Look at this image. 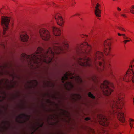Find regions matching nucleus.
Instances as JSON below:
<instances>
[{
    "label": "nucleus",
    "instance_id": "nucleus-1",
    "mask_svg": "<svg viewBox=\"0 0 134 134\" xmlns=\"http://www.w3.org/2000/svg\"><path fill=\"white\" fill-rule=\"evenodd\" d=\"M68 43L65 40L59 38L53 41L52 47H49L46 52L42 48L39 47L33 54L29 56L23 53L21 56L29 64L31 65L36 64L39 66L43 62L49 63L55 60L56 63V59L55 58V54L66 53L68 51Z\"/></svg>",
    "mask_w": 134,
    "mask_h": 134
},
{
    "label": "nucleus",
    "instance_id": "nucleus-2",
    "mask_svg": "<svg viewBox=\"0 0 134 134\" xmlns=\"http://www.w3.org/2000/svg\"><path fill=\"white\" fill-rule=\"evenodd\" d=\"M91 49V46L86 42L77 46L75 48L76 53L81 57L77 59V61L82 66L90 67L99 72H102L104 68V55L102 52L96 51L92 59L88 57L87 56L89 54Z\"/></svg>",
    "mask_w": 134,
    "mask_h": 134
},
{
    "label": "nucleus",
    "instance_id": "nucleus-3",
    "mask_svg": "<svg viewBox=\"0 0 134 134\" xmlns=\"http://www.w3.org/2000/svg\"><path fill=\"white\" fill-rule=\"evenodd\" d=\"M116 96V99H113L110 102L112 109V114L113 116L116 115L118 120L124 123L125 118L122 109L124 105L123 99L124 97V94L122 92H119L117 93Z\"/></svg>",
    "mask_w": 134,
    "mask_h": 134
},
{
    "label": "nucleus",
    "instance_id": "nucleus-4",
    "mask_svg": "<svg viewBox=\"0 0 134 134\" xmlns=\"http://www.w3.org/2000/svg\"><path fill=\"white\" fill-rule=\"evenodd\" d=\"M123 80L126 82L132 81L134 83V59L131 61L129 69L124 76Z\"/></svg>",
    "mask_w": 134,
    "mask_h": 134
},
{
    "label": "nucleus",
    "instance_id": "nucleus-5",
    "mask_svg": "<svg viewBox=\"0 0 134 134\" xmlns=\"http://www.w3.org/2000/svg\"><path fill=\"white\" fill-rule=\"evenodd\" d=\"M100 87L104 94L106 95H110L113 91V85L107 80L104 81L103 83L101 84Z\"/></svg>",
    "mask_w": 134,
    "mask_h": 134
},
{
    "label": "nucleus",
    "instance_id": "nucleus-6",
    "mask_svg": "<svg viewBox=\"0 0 134 134\" xmlns=\"http://www.w3.org/2000/svg\"><path fill=\"white\" fill-rule=\"evenodd\" d=\"M74 73H72L70 72H67L62 78V82L64 83L65 80L67 79L68 76H71V79H74L78 83H81L82 82L81 78L79 76L76 75L73 76Z\"/></svg>",
    "mask_w": 134,
    "mask_h": 134
},
{
    "label": "nucleus",
    "instance_id": "nucleus-7",
    "mask_svg": "<svg viewBox=\"0 0 134 134\" xmlns=\"http://www.w3.org/2000/svg\"><path fill=\"white\" fill-rule=\"evenodd\" d=\"M10 18L9 17L2 16L1 18V24L3 28V34H5L8 28V25L10 21Z\"/></svg>",
    "mask_w": 134,
    "mask_h": 134
},
{
    "label": "nucleus",
    "instance_id": "nucleus-8",
    "mask_svg": "<svg viewBox=\"0 0 134 134\" xmlns=\"http://www.w3.org/2000/svg\"><path fill=\"white\" fill-rule=\"evenodd\" d=\"M104 52L106 55L109 54L111 48V41L110 39L105 40L104 42Z\"/></svg>",
    "mask_w": 134,
    "mask_h": 134
},
{
    "label": "nucleus",
    "instance_id": "nucleus-9",
    "mask_svg": "<svg viewBox=\"0 0 134 134\" xmlns=\"http://www.w3.org/2000/svg\"><path fill=\"white\" fill-rule=\"evenodd\" d=\"M39 34L41 38L45 40H48L51 37L49 32L46 29H40L39 31Z\"/></svg>",
    "mask_w": 134,
    "mask_h": 134
},
{
    "label": "nucleus",
    "instance_id": "nucleus-10",
    "mask_svg": "<svg viewBox=\"0 0 134 134\" xmlns=\"http://www.w3.org/2000/svg\"><path fill=\"white\" fill-rule=\"evenodd\" d=\"M97 118L99 119V123L101 125L106 126L108 125L109 121L105 116L99 114L97 115Z\"/></svg>",
    "mask_w": 134,
    "mask_h": 134
},
{
    "label": "nucleus",
    "instance_id": "nucleus-11",
    "mask_svg": "<svg viewBox=\"0 0 134 134\" xmlns=\"http://www.w3.org/2000/svg\"><path fill=\"white\" fill-rule=\"evenodd\" d=\"M101 5L98 3H97L95 6L94 10V14L98 18L100 17L101 16Z\"/></svg>",
    "mask_w": 134,
    "mask_h": 134
},
{
    "label": "nucleus",
    "instance_id": "nucleus-12",
    "mask_svg": "<svg viewBox=\"0 0 134 134\" xmlns=\"http://www.w3.org/2000/svg\"><path fill=\"white\" fill-rule=\"evenodd\" d=\"M55 18L57 24L60 26H62L64 23V21L60 15L59 13H56L55 14Z\"/></svg>",
    "mask_w": 134,
    "mask_h": 134
},
{
    "label": "nucleus",
    "instance_id": "nucleus-13",
    "mask_svg": "<svg viewBox=\"0 0 134 134\" xmlns=\"http://www.w3.org/2000/svg\"><path fill=\"white\" fill-rule=\"evenodd\" d=\"M23 117H25V119L27 120H29V118L30 117V116L24 113L21 114L19 115L16 118V121L19 123H22L23 122H21L19 120H18V119L22 118Z\"/></svg>",
    "mask_w": 134,
    "mask_h": 134
},
{
    "label": "nucleus",
    "instance_id": "nucleus-14",
    "mask_svg": "<svg viewBox=\"0 0 134 134\" xmlns=\"http://www.w3.org/2000/svg\"><path fill=\"white\" fill-rule=\"evenodd\" d=\"M53 31L54 34L55 36H60L61 34V30L55 27H53Z\"/></svg>",
    "mask_w": 134,
    "mask_h": 134
},
{
    "label": "nucleus",
    "instance_id": "nucleus-15",
    "mask_svg": "<svg viewBox=\"0 0 134 134\" xmlns=\"http://www.w3.org/2000/svg\"><path fill=\"white\" fill-rule=\"evenodd\" d=\"M64 86L65 88L67 89H70L74 87V85L71 82H68L64 84Z\"/></svg>",
    "mask_w": 134,
    "mask_h": 134
},
{
    "label": "nucleus",
    "instance_id": "nucleus-16",
    "mask_svg": "<svg viewBox=\"0 0 134 134\" xmlns=\"http://www.w3.org/2000/svg\"><path fill=\"white\" fill-rule=\"evenodd\" d=\"M21 40L24 42L27 41L29 38L28 35L26 33L22 34L20 35Z\"/></svg>",
    "mask_w": 134,
    "mask_h": 134
},
{
    "label": "nucleus",
    "instance_id": "nucleus-17",
    "mask_svg": "<svg viewBox=\"0 0 134 134\" xmlns=\"http://www.w3.org/2000/svg\"><path fill=\"white\" fill-rule=\"evenodd\" d=\"M128 121L131 128L132 129L133 127V126L134 124V119L132 118H130L129 119Z\"/></svg>",
    "mask_w": 134,
    "mask_h": 134
},
{
    "label": "nucleus",
    "instance_id": "nucleus-18",
    "mask_svg": "<svg viewBox=\"0 0 134 134\" xmlns=\"http://www.w3.org/2000/svg\"><path fill=\"white\" fill-rule=\"evenodd\" d=\"M92 80L95 82L97 83L98 82V78L95 75L92 76Z\"/></svg>",
    "mask_w": 134,
    "mask_h": 134
},
{
    "label": "nucleus",
    "instance_id": "nucleus-19",
    "mask_svg": "<svg viewBox=\"0 0 134 134\" xmlns=\"http://www.w3.org/2000/svg\"><path fill=\"white\" fill-rule=\"evenodd\" d=\"M118 35L120 36H122L123 38L124 39L126 40L128 38V37L126 36L125 34H121L120 33H118Z\"/></svg>",
    "mask_w": 134,
    "mask_h": 134
},
{
    "label": "nucleus",
    "instance_id": "nucleus-20",
    "mask_svg": "<svg viewBox=\"0 0 134 134\" xmlns=\"http://www.w3.org/2000/svg\"><path fill=\"white\" fill-rule=\"evenodd\" d=\"M130 11L131 13L134 14V5L131 6L130 9Z\"/></svg>",
    "mask_w": 134,
    "mask_h": 134
},
{
    "label": "nucleus",
    "instance_id": "nucleus-21",
    "mask_svg": "<svg viewBox=\"0 0 134 134\" xmlns=\"http://www.w3.org/2000/svg\"><path fill=\"white\" fill-rule=\"evenodd\" d=\"M117 27L118 29L124 32H126L125 30L121 26H118Z\"/></svg>",
    "mask_w": 134,
    "mask_h": 134
},
{
    "label": "nucleus",
    "instance_id": "nucleus-22",
    "mask_svg": "<svg viewBox=\"0 0 134 134\" xmlns=\"http://www.w3.org/2000/svg\"><path fill=\"white\" fill-rule=\"evenodd\" d=\"M88 95L89 97L92 99H94L95 98V97L93 94H91L90 92H89L88 93Z\"/></svg>",
    "mask_w": 134,
    "mask_h": 134
},
{
    "label": "nucleus",
    "instance_id": "nucleus-23",
    "mask_svg": "<svg viewBox=\"0 0 134 134\" xmlns=\"http://www.w3.org/2000/svg\"><path fill=\"white\" fill-rule=\"evenodd\" d=\"M129 39V40H125L123 41V42L124 44H126L127 42H129L130 41H131V39L130 38H128L127 39Z\"/></svg>",
    "mask_w": 134,
    "mask_h": 134
},
{
    "label": "nucleus",
    "instance_id": "nucleus-24",
    "mask_svg": "<svg viewBox=\"0 0 134 134\" xmlns=\"http://www.w3.org/2000/svg\"><path fill=\"white\" fill-rule=\"evenodd\" d=\"M80 36L82 38H84L85 37H87V35H84L83 34H81L80 35Z\"/></svg>",
    "mask_w": 134,
    "mask_h": 134
},
{
    "label": "nucleus",
    "instance_id": "nucleus-25",
    "mask_svg": "<svg viewBox=\"0 0 134 134\" xmlns=\"http://www.w3.org/2000/svg\"><path fill=\"white\" fill-rule=\"evenodd\" d=\"M38 124L39 127H41L43 126V123L41 124H40V123H38Z\"/></svg>",
    "mask_w": 134,
    "mask_h": 134
},
{
    "label": "nucleus",
    "instance_id": "nucleus-26",
    "mask_svg": "<svg viewBox=\"0 0 134 134\" xmlns=\"http://www.w3.org/2000/svg\"><path fill=\"white\" fill-rule=\"evenodd\" d=\"M74 95L75 96H76L77 97L79 98H80L81 97L80 96L79 94H75Z\"/></svg>",
    "mask_w": 134,
    "mask_h": 134
},
{
    "label": "nucleus",
    "instance_id": "nucleus-27",
    "mask_svg": "<svg viewBox=\"0 0 134 134\" xmlns=\"http://www.w3.org/2000/svg\"><path fill=\"white\" fill-rule=\"evenodd\" d=\"M34 82L35 83H36V84H37V81L36 80H33L31 82L32 83H33V82Z\"/></svg>",
    "mask_w": 134,
    "mask_h": 134
},
{
    "label": "nucleus",
    "instance_id": "nucleus-28",
    "mask_svg": "<svg viewBox=\"0 0 134 134\" xmlns=\"http://www.w3.org/2000/svg\"><path fill=\"white\" fill-rule=\"evenodd\" d=\"M117 10L119 11H120L121 10V9L120 8H119V7H118L117 8Z\"/></svg>",
    "mask_w": 134,
    "mask_h": 134
},
{
    "label": "nucleus",
    "instance_id": "nucleus-29",
    "mask_svg": "<svg viewBox=\"0 0 134 134\" xmlns=\"http://www.w3.org/2000/svg\"><path fill=\"white\" fill-rule=\"evenodd\" d=\"M79 15V14H75L72 15V16H71V17H72L76 16H78Z\"/></svg>",
    "mask_w": 134,
    "mask_h": 134
},
{
    "label": "nucleus",
    "instance_id": "nucleus-30",
    "mask_svg": "<svg viewBox=\"0 0 134 134\" xmlns=\"http://www.w3.org/2000/svg\"><path fill=\"white\" fill-rule=\"evenodd\" d=\"M121 16H123L124 17H126V15L125 14H122L121 15Z\"/></svg>",
    "mask_w": 134,
    "mask_h": 134
},
{
    "label": "nucleus",
    "instance_id": "nucleus-31",
    "mask_svg": "<svg viewBox=\"0 0 134 134\" xmlns=\"http://www.w3.org/2000/svg\"><path fill=\"white\" fill-rule=\"evenodd\" d=\"M85 120L86 121L89 120H90V118L89 117H86L85 118Z\"/></svg>",
    "mask_w": 134,
    "mask_h": 134
},
{
    "label": "nucleus",
    "instance_id": "nucleus-32",
    "mask_svg": "<svg viewBox=\"0 0 134 134\" xmlns=\"http://www.w3.org/2000/svg\"><path fill=\"white\" fill-rule=\"evenodd\" d=\"M1 46H2L4 48L5 46H4V44H1Z\"/></svg>",
    "mask_w": 134,
    "mask_h": 134
},
{
    "label": "nucleus",
    "instance_id": "nucleus-33",
    "mask_svg": "<svg viewBox=\"0 0 134 134\" xmlns=\"http://www.w3.org/2000/svg\"><path fill=\"white\" fill-rule=\"evenodd\" d=\"M106 134H110V132L109 131H108L106 132Z\"/></svg>",
    "mask_w": 134,
    "mask_h": 134
},
{
    "label": "nucleus",
    "instance_id": "nucleus-34",
    "mask_svg": "<svg viewBox=\"0 0 134 134\" xmlns=\"http://www.w3.org/2000/svg\"><path fill=\"white\" fill-rule=\"evenodd\" d=\"M118 126L117 125H115L114 126V127L115 128H116Z\"/></svg>",
    "mask_w": 134,
    "mask_h": 134
},
{
    "label": "nucleus",
    "instance_id": "nucleus-35",
    "mask_svg": "<svg viewBox=\"0 0 134 134\" xmlns=\"http://www.w3.org/2000/svg\"><path fill=\"white\" fill-rule=\"evenodd\" d=\"M49 101H50V100H49V99H47V102L49 103Z\"/></svg>",
    "mask_w": 134,
    "mask_h": 134
},
{
    "label": "nucleus",
    "instance_id": "nucleus-36",
    "mask_svg": "<svg viewBox=\"0 0 134 134\" xmlns=\"http://www.w3.org/2000/svg\"><path fill=\"white\" fill-rule=\"evenodd\" d=\"M110 74H111V75H113V72H110Z\"/></svg>",
    "mask_w": 134,
    "mask_h": 134
},
{
    "label": "nucleus",
    "instance_id": "nucleus-37",
    "mask_svg": "<svg viewBox=\"0 0 134 134\" xmlns=\"http://www.w3.org/2000/svg\"><path fill=\"white\" fill-rule=\"evenodd\" d=\"M2 10V8H0V13L1 12Z\"/></svg>",
    "mask_w": 134,
    "mask_h": 134
},
{
    "label": "nucleus",
    "instance_id": "nucleus-38",
    "mask_svg": "<svg viewBox=\"0 0 134 134\" xmlns=\"http://www.w3.org/2000/svg\"><path fill=\"white\" fill-rule=\"evenodd\" d=\"M92 134H94L93 132H92Z\"/></svg>",
    "mask_w": 134,
    "mask_h": 134
},
{
    "label": "nucleus",
    "instance_id": "nucleus-39",
    "mask_svg": "<svg viewBox=\"0 0 134 134\" xmlns=\"http://www.w3.org/2000/svg\"><path fill=\"white\" fill-rule=\"evenodd\" d=\"M53 4H55V3H53Z\"/></svg>",
    "mask_w": 134,
    "mask_h": 134
},
{
    "label": "nucleus",
    "instance_id": "nucleus-40",
    "mask_svg": "<svg viewBox=\"0 0 134 134\" xmlns=\"http://www.w3.org/2000/svg\"><path fill=\"white\" fill-rule=\"evenodd\" d=\"M5 122H5H5H4V123H5Z\"/></svg>",
    "mask_w": 134,
    "mask_h": 134
},
{
    "label": "nucleus",
    "instance_id": "nucleus-41",
    "mask_svg": "<svg viewBox=\"0 0 134 134\" xmlns=\"http://www.w3.org/2000/svg\"><path fill=\"white\" fill-rule=\"evenodd\" d=\"M12 87H13V86H12Z\"/></svg>",
    "mask_w": 134,
    "mask_h": 134
}]
</instances>
